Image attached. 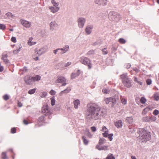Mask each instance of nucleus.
I'll list each match as a JSON object with an SVG mask.
<instances>
[{
  "label": "nucleus",
  "instance_id": "3",
  "mask_svg": "<svg viewBox=\"0 0 159 159\" xmlns=\"http://www.w3.org/2000/svg\"><path fill=\"white\" fill-rule=\"evenodd\" d=\"M108 17L110 20L116 22L120 20V14L114 11H111L109 14Z\"/></svg>",
  "mask_w": 159,
  "mask_h": 159
},
{
  "label": "nucleus",
  "instance_id": "27",
  "mask_svg": "<svg viewBox=\"0 0 159 159\" xmlns=\"http://www.w3.org/2000/svg\"><path fill=\"white\" fill-rule=\"evenodd\" d=\"M5 16L9 19H11L13 17V15L11 13L8 12L6 14Z\"/></svg>",
  "mask_w": 159,
  "mask_h": 159
},
{
  "label": "nucleus",
  "instance_id": "1",
  "mask_svg": "<svg viewBox=\"0 0 159 159\" xmlns=\"http://www.w3.org/2000/svg\"><path fill=\"white\" fill-rule=\"evenodd\" d=\"M87 109L86 114V118L88 120L92 119L97 120L98 119L99 106L95 103H90L87 106Z\"/></svg>",
  "mask_w": 159,
  "mask_h": 159
},
{
  "label": "nucleus",
  "instance_id": "2",
  "mask_svg": "<svg viewBox=\"0 0 159 159\" xmlns=\"http://www.w3.org/2000/svg\"><path fill=\"white\" fill-rule=\"evenodd\" d=\"M120 77L125 86L127 88H130L131 86V81L127 76V73H125L120 75Z\"/></svg>",
  "mask_w": 159,
  "mask_h": 159
},
{
  "label": "nucleus",
  "instance_id": "46",
  "mask_svg": "<svg viewBox=\"0 0 159 159\" xmlns=\"http://www.w3.org/2000/svg\"><path fill=\"white\" fill-rule=\"evenodd\" d=\"M121 101L123 104L124 105H125L127 104V100L124 99L122 98L121 99Z\"/></svg>",
  "mask_w": 159,
  "mask_h": 159
},
{
  "label": "nucleus",
  "instance_id": "19",
  "mask_svg": "<svg viewBox=\"0 0 159 159\" xmlns=\"http://www.w3.org/2000/svg\"><path fill=\"white\" fill-rule=\"evenodd\" d=\"M69 49V47L68 45H65L63 48H60V50L63 52L61 53V54H63L67 52Z\"/></svg>",
  "mask_w": 159,
  "mask_h": 159
},
{
  "label": "nucleus",
  "instance_id": "12",
  "mask_svg": "<svg viewBox=\"0 0 159 159\" xmlns=\"http://www.w3.org/2000/svg\"><path fill=\"white\" fill-rule=\"evenodd\" d=\"M32 77L27 75L24 78V80L25 83L27 84H31L33 82Z\"/></svg>",
  "mask_w": 159,
  "mask_h": 159
},
{
  "label": "nucleus",
  "instance_id": "52",
  "mask_svg": "<svg viewBox=\"0 0 159 159\" xmlns=\"http://www.w3.org/2000/svg\"><path fill=\"white\" fill-rule=\"evenodd\" d=\"M37 56L36 57H34V56H33V59L36 61H38L39 60V56H38V54H36Z\"/></svg>",
  "mask_w": 159,
  "mask_h": 159
},
{
  "label": "nucleus",
  "instance_id": "63",
  "mask_svg": "<svg viewBox=\"0 0 159 159\" xmlns=\"http://www.w3.org/2000/svg\"><path fill=\"white\" fill-rule=\"evenodd\" d=\"M133 70L135 71L136 72L138 73L139 71V69L137 68H136L135 67L133 69Z\"/></svg>",
  "mask_w": 159,
  "mask_h": 159
},
{
  "label": "nucleus",
  "instance_id": "39",
  "mask_svg": "<svg viewBox=\"0 0 159 159\" xmlns=\"http://www.w3.org/2000/svg\"><path fill=\"white\" fill-rule=\"evenodd\" d=\"M101 111V114L100 115L102 116H103L105 114H106V110L105 109H100V111Z\"/></svg>",
  "mask_w": 159,
  "mask_h": 159
},
{
  "label": "nucleus",
  "instance_id": "17",
  "mask_svg": "<svg viewBox=\"0 0 159 159\" xmlns=\"http://www.w3.org/2000/svg\"><path fill=\"white\" fill-rule=\"evenodd\" d=\"M80 74V70H78L76 72H73L71 74V79H73L75 77L78 76Z\"/></svg>",
  "mask_w": 159,
  "mask_h": 159
},
{
  "label": "nucleus",
  "instance_id": "43",
  "mask_svg": "<svg viewBox=\"0 0 159 159\" xmlns=\"http://www.w3.org/2000/svg\"><path fill=\"white\" fill-rule=\"evenodd\" d=\"M119 41L122 44L125 43H126V40L123 38H120L119 39Z\"/></svg>",
  "mask_w": 159,
  "mask_h": 159
},
{
  "label": "nucleus",
  "instance_id": "59",
  "mask_svg": "<svg viewBox=\"0 0 159 159\" xmlns=\"http://www.w3.org/2000/svg\"><path fill=\"white\" fill-rule=\"evenodd\" d=\"M87 136L90 138L92 137V135L91 134V133L89 132V131H87Z\"/></svg>",
  "mask_w": 159,
  "mask_h": 159
},
{
  "label": "nucleus",
  "instance_id": "36",
  "mask_svg": "<svg viewBox=\"0 0 159 159\" xmlns=\"http://www.w3.org/2000/svg\"><path fill=\"white\" fill-rule=\"evenodd\" d=\"M21 48V45H19V48L17 50H14L13 51V53L15 54H16L18 53L20 50V48Z\"/></svg>",
  "mask_w": 159,
  "mask_h": 159
},
{
  "label": "nucleus",
  "instance_id": "58",
  "mask_svg": "<svg viewBox=\"0 0 159 159\" xmlns=\"http://www.w3.org/2000/svg\"><path fill=\"white\" fill-rule=\"evenodd\" d=\"M59 50H60V48H57L55 50H53V53L54 54H56L57 53L58 51Z\"/></svg>",
  "mask_w": 159,
  "mask_h": 159
},
{
  "label": "nucleus",
  "instance_id": "22",
  "mask_svg": "<svg viewBox=\"0 0 159 159\" xmlns=\"http://www.w3.org/2000/svg\"><path fill=\"white\" fill-rule=\"evenodd\" d=\"M74 107L75 109H78V107L80 105V101L78 99H77L73 102Z\"/></svg>",
  "mask_w": 159,
  "mask_h": 159
},
{
  "label": "nucleus",
  "instance_id": "7",
  "mask_svg": "<svg viewBox=\"0 0 159 159\" xmlns=\"http://www.w3.org/2000/svg\"><path fill=\"white\" fill-rule=\"evenodd\" d=\"M140 136L143 141H146L149 140L151 139L150 135L146 131L142 133Z\"/></svg>",
  "mask_w": 159,
  "mask_h": 159
},
{
  "label": "nucleus",
  "instance_id": "56",
  "mask_svg": "<svg viewBox=\"0 0 159 159\" xmlns=\"http://www.w3.org/2000/svg\"><path fill=\"white\" fill-rule=\"evenodd\" d=\"M50 93L51 95H54L55 94L56 92L53 90H51L50 92Z\"/></svg>",
  "mask_w": 159,
  "mask_h": 159
},
{
  "label": "nucleus",
  "instance_id": "30",
  "mask_svg": "<svg viewBox=\"0 0 159 159\" xmlns=\"http://www.w3.org/2000/svg\"><path fill=\"white\" fill-rule=\"evenodd\" d=\"M107 146H100V150H107Z\"/></svg>",
  "mask_w": 159,
  "mask_h": 159
},
{
  "label": "nucleus",
  "instance_id": "45",
  "mask_svg": "<svg viewBox=\"0 0 159 159\" xmlns=\"http://www.w3.org/2000/svg\"><path fill=\"white\" fill-rule=\"evenodd\" d=\"M94 53V50H91L89 51L88 52V53H87V55H92V54H93Z\"/></svg>",
  "mask_w": 159,
  "mask_h": 159
},
{
  "label": "nucleus",
  "instance_id": "28",
  "mask_svg": "<svg viewBox=\"0 0 159 159\" xmlns=\"http://www.w3.org/2000/svg\"><path fill=\"white\" fill-rule=\"evenodd\" d=\"M2 159H8V158L7 156V153L6 152H2Z\"/></svg>",
  "mask_w": 159,
  "mask_h": 159
},
{
  "label": "nucleus",
  "instance_id": "15",
  "mask_svg": "<svg viewBox=\"0 0 159 159\" xmlns=\"http://www.w3.org/2000/svg\"><path fill=\"white\" fill-rule=\"evenodd\" d=\"M93 27V26L90 25L86 26L85 29V31L87 34H89L91 33Z\"/></svg>",
  "mask_w": 159,
  "mask_h": 159
},
{
  "label": "nucleus",
  "instance_id": "34",
  "mask_svg": "<svg viewBox=\"0 0 159 159\" xmlns=\"http://www.w3.org/2000/svg\"><path fill=\"white\" fill-rule=\"evenodd\" d=\"M36 89L34 88L33 89H32L30 90L28 92L29 94H34L35 92Z\"/></svg>",
  "mask_w": 159,
  "mask_h": 159
},
{
  "label": "nucleus",
  "instance_id": "37",
  "mask_svg": "<svg viewBox=\"0 0 159 159\" xmlns=\"http://www.w3.org/2000/svg\"><path fill=\"white\" fill-rule=\"evenodd\" d=\"M50 100L51 105L52 106H53L55 105V98L54 97H52L50 98Z\"/></svg>",
  "mask_w": 159,
  "mask_h": 159
},
{
  "label": "nucleus",
  "instance_id": "44",
  "mask_svg": "<svg viewBox=\"0 0 159 159\" xmlns=\"http://www.w3.org/2000/svg\"><path fill=\"white\" fill-rule=\"evenodd\" d=\"M71 90L70 88L68 87L66 89L63 90L65 93H69Z\"/></svg>",
  "mask_w": 159,
  "mask_h": 159
},
{
  "label": "nucleus",
  "instance_id": "62",
  "mask_svg": "<svg viewBox=\"0 0 159 159\" xmlns=\"http://www.w3.org/2000/svg\"><path fill=\"white\" fill-rule=\"evenodd\" d=\"M22 70L24 72H27V67L25 66L23 68V69Z\"/></svg>",
  "mask_w": 159,
  "mask_h": 159
},
{
  "label": "nucleus",
  "instance_id": "31",
  "mask_svg": "<svg viewBox=\"0 0 159 159\" xmlns=\"http://www.w3.org/2000/svg\"><path fill=\"white\" fill-rule=\"evenodd\" d=\"M110 99L111 97L109 98H104V101L106 104H108L110 103Z\"/></svg>",
  "mask_w": 159,
  "mask_h": 159
},
{
  "label": "nucleus",
  "instance_id": "48",
  "mask_svg": "<svg viewBox=\"0 0 159 159\" xmlns=\"http://www.w3.org/2000/svg\"><path fill=\"white\" fill-rule=\"evenodd\" d=\"M159 113V111L157 110H155L153 112V115H157Z\"/></svg>",
  "mask_w": 159,
  "mask_h": 159
},
{
  "label": "nucleus",
  "instance_id": "10",
  "mask_svg": "<svg viewBox=\"0 0 159 159\" xmlns=\"http://www.w3.org/2000/svg\"><path fill=\"white\" fill-rule=\"evenodd\" d=\"M66 80L65 77L61 76H59L57 77V79L56 81V83H61L62 84L61 86H63L66 84Z\"/></svg>",
  "mask_w": 159,
  "mask_h": 159
},
{
  "label": "nucleus",
  "instance_id": "50",
  "mask_svg": "<svg viewBox=\"0 0 159 159\" xmlns=\"http://www.w3.org/2000/svg\"><path fill=\"white\" fill-rule=\"evenodd\" d=\"M102 54L104 55H106L107 53V52L106 50V48L102 49Z\"/></svg>",
  "mask_w": 159,
  "mask_h": 159
},
{
  "label": "nucleus",
  "instance_id": "26",
  "mask_svg": "<svg viewBox=\"0 0 159 159\" xmlns=\"http://www.w3.org/2000/svg\"><path fill=\"white\" fill-rule=\"evenodd\" d=\"M150 108L149 107H146L143 110L142 112L143 115H145L150 110Z\"/></svg>",
  "mask_w": 159,
  "mask_h": 159
},
{
  "label": "nucleus",
  "instance_id": "5",
  "mask_svg": "<svg viewBox=\"0 0 159 159\" xmlns=\"http://www.w3.org/2000/svg\"><path fill=\"white\" fill-rule=\"evenodd\" d=\"M48 50V48L46 45L44 46L39 49L36 48L34 50L35 52L37 54H38V56H41L47 52Z\"/></svg>",
  "mask_w": 159,
  "mask_h": 159
},
{
  "label": "nucleus",
  "instance_id": "40",
  "mask_svg": "<svg viewBox=\"0 0 159 159\" xmlns=\"http://www.w3.org/2000/svg\"><path fill=\"white\" fill-rule=\"evenodd\" d=\"M82 138L83 140L84 143L85 145H87L88 143V141L85 138L84 136H83Z\"/></svg>",
  "mask_w": 159,
  "mask_h": 159
},
{
  "label": "nucleus",
  "instance_id": "6",
  "mask_svg": "<svg viewBox=\"0 0 159 159\" xmlns=\"http://www.w3.org/2000/svg\"><path fill=\"white\" fill-rule=\"evenodd\" d=\"M102 131L104 132V133L102 134L104 137H108V138L110 141H111L112 140L113 134H109L108 129L105 126H103V127Z\"/></svg>",
  "mask_w": 159,
  "mask_h": 159
},
{
  "label": "nucleus",
  "instance_id": "25",
  "mask_svg": "<svg viewBox=\"0 0 159 159\" xmlns=\"http://www.w3.org/2000/svg\"><path fill=\"white\" fill-rule=\"evenodd\" d=\"M33 82L38 81L41 79V77L39 75H36L34 77H32Z\"/></svg>",
  "mask_w": 159,
  "mask_h": 159
},
{
  "label": "nucleus",
  "instance_id": "42",
  "mask_svg": "<svg viewBox=\"0 0 159 159\" xmlns=\"http://www.w3.org/2000/svg\"><path fill=\"white\" fill-rule=\"evenodd\" d=\"M106 143V140L104 138H100V145Z\"/></svg>",
  "mask_w": 159,
  "mask_h": 159
},
{
  "label": "nucleus",
  "instance_id": "4",
  "mask_svg": "<svg viewBox=\"0 0 159 159\" xmlns=\"http://www.w3.org/2000/svg\"><path fill=\"white\" fill-rule=\"evenodd\" d=\"M80 62L82 64L87 66L89 69H91L92 67L91 61L87 57H81L80 58Z\"/></svg>",
  "mask_w": 159,
  "mask_h": 159
},
{
  "label": "nucleus",
  "instance_id": "9",
  "mask_svg": "<svg viewBox=\"0 0 159 159\" xmlns=\"http://www.w3.org/2000/svg\"><path fill=\"white\" fill-rule=\"evenodd\" d=\"M42 113L45 114L46 116H49L51 114L50 110L48 105L46 104L43 105L42 107Z\"/></svg>",
  "mask_w": 159,
  "mask_h": 159
},
{
  "label": "nucleus",
  "instance_id": "41",
  "mask_svg": "<svg viewBox=\"0 0 159 159\" xmlns=\"http://www.w3.org/2000/svg\"><path fill=\"white\" fill-rule=\"evenodd\" d=\"M107 1L106 0H101V4L103 6L106 5L107 3Z\"/></svg>",
  "mask_w": 159,
  "mask_h": 159
},
{
  "label": "nucleus",
  "instance_id": "47",
  "mask_svg": "<svg viewBox=\"0 0 159 159\" xmlns=\"http://www.w3.org/2000/svg\"><path fill=\"white\" fill-rule=\"evenodd\" d=\"M6 28V26L4 25L0 24V29L2 30H4Z\"/></svg>",
  "mask_w": 159,
  "mask_h": 159
},
{
  "label": "nucleus",
  "instance_id": "20",
  "mask_svg": "<svg viewBox=\"0 0 159 159\" xmlns=\"http://www.w3.org/2000/svg\"><path fill=\"white\" fill-rule=\"evenodd\" d=\"M7 57L8 55L7 54L3 55L2 56V58L5 64L8 65L9 64L10 62L7 59Z\"/></svg>",
  "mask_w": 159,
  "mask_h": 159
},
{
  "label": "nucleus",
  "instance_id": "21",
  "mask_svg": "<svg viewBox=\"0 0 159 159\" xmlns=\"http://www.w3.org/2000/svg\"><path fill=\"white\" fill-rule=\"evenodd\" d=\"M126 121L128 123L131 124L134 122V120L132 116L127 117L126 118Z\"/></svg>",
  "mask_w": 159,
  "mask_h": 159
},
{
  "label": "nucleus",
  "instance_id": "8",
  "mask_svg": "<svg viewBox=\"0 0 159 159\" xmlns=\"http://www.w3.org/2000/svg\"><path fill=\"white\" fill-rule=\"evenodd\" d=\"M157 120L156 117L153 116H145L142 118L143 122H150L155 121Z\"/></svg>",
  "mask_w": 159,
  "mask_h": 159
},
{
  "label": "nucleus",
  "instance_id": "24",
  "mask_svg": "<svg viewBox=\"0 0 159 159\" xmlns=\"http://www.w3.org/2000/svg\"><path fill=\"white\" fill-rule=\"evenodd\" d=\"M32 39L33 38H29L28 40V44L30 46H32L33 45L35 44L36 43V42L32 41Z\"/></svg>",
  "mask_w": 159,
  "mask_h": 159
},
{
  "label": "nucleus",
  "instance_id": "13",
  "mask_svg": "<svg viewBox=\"0 0 159 159\" xmlns=\"http://www.w3.org/2000/svg\"><path fill=\"white\" fill-rule=\"evenodd\" d=\"M22 25L26 28H29L31 27V23L30 22L24 20H20Z\"/></svg>",
  "mask_w": 159,
  "mask_h": 159
},
{
  "label": "nucleus",
  "instance_id": "60",
  "mask_svg": "<svg viewBox=\"0 0 159 159\" xmlns=\"http://www.w3.org/2000/svg\"><path fill=\"white\" fill-rule=\"evenodd\" d=\"M43 119L44 116H42L39 118V121H42L43 120Z\"/></svg>",
  "mask_w": 159,
  "mask_h": 159
},
{
  "label": "nucleus",
  "instance_id": "51",
  "mask_svg": "<svg viewBox=\"0 0 159 159\" xmlns=\"http://www.w3.org/2000/svg\"><path fill=\"white\" fill-rule=\"evenodd\" d=\"M12 42L14 43H16V38L15 37H12L11 39Z\"/></svg>",
  "mask_w": 159,
  "mask_h": 159
},
{
  "label": "nucleus",
  "instance_id": "53",
  "mask_svg": "<svg viewBox=\"0 0 159 159\" xmlns=\"http://www.w3.org/2000/svg\"><path fill=\"white\" fill-rule=\"evenodd\" d=\"M16 129L15 128H12L11 129V132L12 133L14 134L16 132Z\"/></svg>",
  "mask_w": 159,
  "mask_h": 159
},
{
  "label": "nucleus",
  "instance_id": "16",
  "mask_svg": "<svg viewBox=\"0 0 159 159\" xmlns=\"http://www.w3.org/2000/svg\"><path fill=\"white\" fill-rule=\"evenodd\" d=\"M50 11L53 13H55L57 12L60 9V8L58 7H49Z\"/></svg>",
  "mask_w": 159,
  "mask_h": 159
},
{
  "label": "nucleus",
  "instance_id": "29",
  "mask_svg": "<svg viewBox=\"0 0 159 159\" xmlns=\"http://www.w3.org/2000/svg\"><path fill=\"white\" fill-rule=\"evenodd\" d=\"M107 159H115V157L113 156V154L111 153L109 154L106 157Z\"/></svg>",
  "mask_w": 159,
  "mask_h": 159
},
{
  "label": "nucleus",
  "instance_id": "49",
  "mask_svg": "<svg viewBox=\"0 0 159 159\" xmlns=\"http://www.w3.org/2000/svg\"><path fill=\"white\" fill-rule=\"evenodd\" d=\"M47 93L45 92H43L42 93V95L41 96V97L42 98H44L47 96Z\"/></svg>",
  "mask_w": 159,
  "mask_h": 159
},
{
  "label": "nucleus",
  "instance_id": "14",
  "mask_svg": "<svg viewBox=\"0 0 159 159\" xmlns=\"http://www.w3.org/2000/svg\"><path fill=\"white\" fill-rule=\"evenodd\" d=\"M57 26V24L54 21H52L50 24V30L52 31L55 30Z\"/></svg>",
  "mask_w": 159,
  "mask_h": 159
},
{
  "label": "nucleus",
  "instance_id": "32",
  "mask_svg": "<svg viewBox=\"0 0 159 159\" xmlns=\"http://www.w3.org/2000/svg\"><path fill=\"white\" fill-rule=\"evenodd\" d=\"M51 2L54 7H58L59 3L56 2L54 0H51Z\"/></svg>",
  "mask_w": 159,
  "mask_h": 159
},
{
  "label": "nucleus",
  "instance_id": "11",
  "mask_svg": "<svg viewBox=\"0 0 159 159\" xmlns=\"http://www.w3.org/2000/svg\"><path fill=\"white\" fill-rule=\"evenodd\" d=\"M78 25L80 28H83L86 22V19L83 17H80L77 20Z\"/></svg>",
  "mask_w": 159,
  "mask_h": 159
},
{
  "label": "nucleus",
  "instance_id": "57",
  "mask_svg": "<svg viewBox=\"0 0 159 159\" xmlns=\"http://www.w3.org/2000/svg\"><path fill=\"white\" fill-rule=\"evenodd\" d=\"M91 129L92 131L93 132H95L96 130V128L94 126H93L91 127Z\"/></svg>",
  "mask_w": 159,
  "mask_h": 159
},
{
  "label": "nucleus",
  "instance_id": "38",
  "mask_svg": "<svg viewBox=\"0 0 159 159\" xmlns=\"http://www.w3.org/2000/svg\"><path fill=\"white\" fill-rule=\"evenodd\" d=\"M110 90L109 89H104L102 90V92L104 93L107 94L109 93Z\"/></svg>",
  "mask_w": 159,
  "mask_h": 159
},
{
  "label": "nucleus",
  "instance_id": "61",
  "mask_svg": "<svg viewBox=\"0 0 159 159\" xmlns=\"http://www.w3.org/2000/svg\"><path fill=\"white\" fill-rule=\"evenodd\" d=\"M71 64V62H67L66 63V64L65 66L66 67H68V66H70Z\"/></svg>",
  "mask_w": 159,
  "mask_h": 159
},
{
  "label": "nucleus",
  "instance_id": "23",
  "mask_svg": "<svg viewBox=\"0 0 159 159\" xmlns=\"http://www.w3.org/2000/svg\"><path fill=\"white\" fill-rule=\"evenodd\" d=\"M115 125L118 128H121L122 126V122L121 120H119L115 123Z\"/></svg>",
  "mask_w": 159,
  "mask_h": 159
},
{
  "label": "nucleus",
  "instance_id": "64",
  "mask_svg": "<svg viewBox=\"0 0 159 159\" xmlns=\"http://www.w3.org/2000/svg\"><path fill=\"white\" fill-rule=\"evenodd\" d=\"M131 66V65L129 63H128L126 65V68L127 69L129 68Z\"/></svg>",
  "mask_w": 159,
  "mask_h": 159
},
{
  "label": "nucleus",
  "instance_id": "35",
  "mask_svg": "<svg viewBox=\"0 0 159 159\" xmlns=\"http://www.w3.org/2000/svg\"><path fill=\"white\" fill-rule=\"evenodd\" d=\"M154 98L155 100L158 101L159 100V94L158 93H155L154 94Z\"/></svg>",
  "mask_w": 159,
  "mask_h": 159
},
{
  "label": "nucleus",
  "instance_id": "18",
  "mask_svg": "<svg viewBox=\"0 0 159 159\" xmlns=\"http://www.w3.org/2000/svg\"><path fill=\"white\" fill-rule=\"evenodd\" d=\"M109 105L111 107H114L116 103V100L115 98L111 97Z\"/></svg>",
  "mask_w": 159,
  "mask_h": 159
},
{
  "label": "nucleus",
  "instance_id": "54",
  "mask_svg": "<svg viewBox=\"0 0 159 159\" xmlns=\"http://www.w3.org/2000/svg\"><path fill=\"white\" fill-rule=\"evenodd\" d=\"M3 98L5 100H7L9 99V98L7 95L6 94L3 96Z\"/></svg>",
  "mask_w": 159,
  "mask_h": 159
},
{
  "label": "nucleus",
  "instance_id": "55",
  "mask_svg": "<svg viewBox=\"0 0 159 159\" xmlns=\"http://www.w3.org/2000/svg\"><path fill=\"white\" fill-rule=\"evenodd\" d=\"M146 82L148 85H150L151 84L152 80L150 79H148L147 80Z\"/></svg>",
  "mask_w": 159,
  "mask_h": 159
},
{
  "label": "nucleus",
  "instance_id": "33",
  "mask_svg": "<svg viewBox=\"0 0 159 159\" xmlns=\"http://www.w3.org/2000/svg\"><path fill=\"white\" fill-rule=\"evenodd\" d=\"M140 101L142 103L144 104L146 103V99L145 98L142 97L140 99Z\"/></svg>",
  "mask_w": 159,
  "mask_h": 159
}]
</instances>
